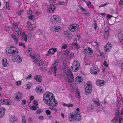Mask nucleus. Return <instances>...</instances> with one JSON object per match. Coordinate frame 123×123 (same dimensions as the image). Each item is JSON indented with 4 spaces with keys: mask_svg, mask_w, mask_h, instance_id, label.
<instances>
[{
    "mask_svg": "<svg viewBox=\"0 0 123 123\" xmlns=\"http://www.w3.org/2000/svg\"><path fill=\"white\" fill-rule=\"evenodd\" d=\"M113 123H116L118 121V119H117L115 118L112 120Z\"/></svg>",
    "mask_w": 123,
    "mask_h": 123,
    "instance_id": "61",
    "label": "nucleus"
},
{
    "mask_svg": "<svg viewBox=\"0 0 123 123\" xmlns=\"http://www.w3.org/2000/svg\"><path fill=\"white\" fill-rule=\"evenodd\" d=\"M36 59L34 60L35 63H36L40 59V57L39 55H37Z\"/></svg>",
    "mask_w": 123,
    "mask_h": 123,
    "instance_id": "33",
    "label": "nucleus"
},
{
    "mask_svg": "<svg viewBox=\"0 0 123 123\" xmlns=\"http://www.w3.org/2000/svg\"><path fill=\"white\" fill-rule=\"evenodd\" d=\"M82 80V77H81L78 76L75 79V81L77 83H80L81 82Z\"/></svg>",
    "mask_w": 123,
    "mask_h": 123,
    "instance_id": "25",
    "label": "nucleus"
},
{
    "mask_svg": "<svg viewBox=\"0 0 123 123\" xmlns=\"http://www.w3.org/2000/svg\"><path fill=\"white\" fill-rule=\"evenodd\" d=\"M8 4L9 3L7 2H6V8L8 9L9 10L10 9V8L9 7V6Z\"/></svg>",
    "mask_w": 123,
    "mask_h": 123,
    "instance_id": "59",
    "label": "nucleus"
},
{
    "mask_svg": "<svg viewBox=\"0 0 123 123\" xmlns=\"http://www.w3.org/2000/svg\"><path fill=\"white\" fill-rule=\"evenodd\" d=\"M57 70V68L55 67H52L49 69V72H50V74H51L53 73L55 76H56V72Z\"/></svg>",
    "mask_w": 123,
    "mask_h": 123,
    "instance_id": "15",
    "label": "nucleus"
},
{
    "mask_svg": "<svg viewBox=\"0 0 123 123\" xmlns=\"http://www.w3.org/2000/svg\"><path fill=\"white\" fill-rule=\"evenodd\" d=\"M103 64L106 67H108V65L107 64V63L105 61H104L103 63Z\"/></svg>",
    "mask_w": 123,
    "mask_h": 123,
    "instance_id": "60",
    "label": "nucleus"
},
{
    "mask_svg": "<svg viewBox=\"0 0 123 123\" xmlns=\"http://www.w3.org/2000/svg\"><path fill=\"white\" fill-rule=\"evenodd\" d=\"M6 52L8 56H10L12 55H14L17 54L18 51L16 47L8 45L6 48Z\"/></svg>",
    "mask_w": 123,
    "mask_h": 123,
    "instance_id": "2",
    "label": "nucleus"
},
{
    "mask_svg": "<svg viewBox=\"0 0 123 123\" xmlns=\"http://www.w3.org/2000/svg\"><path fill=\"white\" fill-rule=\"evenodd\" d=\"M36 27L35 24L30 25L28 26V29L30 30L33 31L35 29Z\"/></svg>",
    "mask_w": 123,
    "mask_h": 123,
    "instance_id": "23",
    "label": "nucleus"
},
{
    "mask_svg": "<svg viewBox=\"0 0 123 123\" xmlns=\"http://www.w3.org/2000/svg\"><path fill=\"white\" fill-rule=\"evenodd\" d=\"M90 87L89 86H88L85 87V92L86 95H89L92 92V87H91V89L90 88Z\"/></svg>",
    "mask_w": 123,
    "mask_h": 123,
    "instance_id": "14",
    "label": "nucleus"
},
{
    "mask_svg": "<svg viewBox=\"0 0 123 123\" xmlns=\"http://www.w3.org/2000/svg\"><path fill=\"white\" fill-rule=\"evenodd\" d=\"M18 45L20 46H22L24 48H26V47L24 43H19Z\"/></svg>",
    "mask_w": 123,
    "mask_h": 123,
    "instance_id": "45",
    "label": "nucleus"
},
{
    "mask_svg": "<svg viewBox=\"0 0 123 123\" xmlns=\"http://www.w3.org/2000/svg\"><path fill=\"white\" fill-rule=\"evenodd\" d=\"M109 33H104V38L105 39H107L108 37Z\"/></svg>",
    "mask_w": 123,
    "mask_h": 123,
    "instance_id": "41",
    "label": "nucleus"
},
{
    "mask_svg": "<svg viewBox=\"0 0 123 123\" xmlns=\"http://www.w3.org/2000/svg\"><path fill=\"white\" fill-rule=\"evenodd\" d=\"M14 29H15L16 31L17 32H19V30L18 27V26H17L15 27H14Z\"/></svg>",
    "mask_w": 123,
    "mask_h": 123,
    "instance_id": "54",
    "label": "nucleus"
},
{
    "mask_svg": "<svg viewBox=\"0 0 123 123\" xmlns=\"http://www.w3.org/2000/svg\"><path fill=\"white\" fill-rule=\"evenodd\" d=\"M66 60L65 59L63 61V63L62 69H64L66 67Z\"/></svg>",
    "mask_w": 123,
    "mask_h": 123,
    "instance_id": "34",
    "label": "nucleus"
},
{
    "mask_svg": "<svg viewBox=\"0 0 123 123\" xmlns=\"http://www.w3.org/2000/svg\"><path fill=\"white\" fill-rule=\"evenodd\" d=\"M93 102L94 104L96 105H97L99 106L100 105V104L99 102H98L96 100H95L93 101Z\"/></svg>",
    "mask_w": 123,
    "mask_h": 123,
    "instance_id": "49",
    "label": "nucleus"
},
{
    "mask_svg": "<svg viewBox=\"0 0 123 123\" xmlns=\"http://www.w3.org/2000/svg\"><path fill=\"white\" fill-rule=\"evenodd\" d=\"M36 92L39 94H41L43 92V90L42 87L37 86L36 87L35 89Z\"/></svg>",
    "mask_w": 123,
    "mask_h": 123,
    "instance_id": "13",
    "label": "nucleus"
},
{
    "mask_svg": "<svg viewBox=\"0 0 123 123\" xmlns=\"http://www.w3.org/2000/svg\"><path fill=\"white\" fill-rule=\"evenodd\" d=\"M15 99L16 101H20L22 98V95L21 92H18L16 93L15 95Z\"/></svg>",
    "mask_w": 123,
    "mask_h": 123,
    "instance_id": "11",
    "label": "nucleus"
},
{
    "mask_svg": "<svg viewBox=\"0 0 123 123\" xmlns=\"http://www.w3.org/2000/svg\"><path fill=\"white\" fill-rule=\"evenodd\" d=\"M83 14L86 16H90V14L89 12L84 13Z\"/></svg>",
    "mask_w": 123,
    "mask_h": 123,
    "instance_id": "50",
    "label": "nucleus"
},
{
    "mask_svg": "<svg viewBox=\"0 0 123 123\" xmlns=\"http://www.w3.org/2000/svg\"><path fill=\"white\" fill-rule=\"evenodd\" d=\"M10 121L11 123H15L17 122V119L15 117H13L10 118Z\"/></svg>",
    "mask_w": 123,
    "mask_h": 123,
    "instance_id": "29",
    "label": "nucleus"
},
{
    "mask_svg": "<svg viewBox=\"0 0 123 123\" xmlns=\"http://www.w3.org/2000/svg\"><path fill=\"white\" fill-rule=\"evenodd\" d=\"M22 121L23 123H25V116L23 115L22 116Z\"/></svg>",
    "mask_w": 123,
    "mask_h": 123,
    "instance_id": "40",
    "label": "nucleus"
},
{
    "mask_svg": "<svg viewBox=\"0 0 123 123\" xmlns=\"http://www.w3.org/2000/svg\"><path fill=\"white\" fill-rule=\"evenodd\" d=\"M90 71L92 74L97 75L99 73L100 69L97 66L93 65L90 68Z\"/></svg>",
    "mask_w": 123,
    "mask_h": 123,
    "instance_id": "5",
    "label": "nucleus"
},
{
    "mask_svg": "<svg viewBox=\"0 0 123 123\" xmlns=\"http://www.w3.org/2000/svg\"><path fill=\"white\" fill-rule=\"evenodd\" d=\"M35 16L34 15H32L28 16L29 18L31 20L34 21L35 19Z\"/></svg>",
    "mask_w": 123,
    "mask_h": 123,
    "instance_id": "32",
    "label": "nucleus"
},
{
    "mask_svg": "<svg viewBox=\"0 0 123 123\" xmlns=\"http://www.w3.org/2000/svg\"><path fill=\"white\" fill-rule=\"evenodd\" d=\"M15 83L17 86H19L21 84V82L20 80L18 81H16Z\"/></svg>",
    "mask_w": 123,
    "mask_h": 123,
    "instance_id": "48",
    "label": "nucleus"
},
{
    "mask_svg": "<svg viewBox=\"0 0 123 123\" xmlns=\"http://www.w3.org/2000/svg\"><path fill=\"white\" fill-rule=\"evenodd\" d=\"M99 53L100 54V56H102V57H105V53H102L100 51H99Z\"/></svg>",
    "mask_w": 123,
    "mask_h": 123,
    "instance_id": "47",
    "label": "nucleus"
},
{
    "mask_svg": "<svg viewBox=\"0 0 123 123\" xmlns=\"http://www.w3.org/2000/svg\"><path fill=\"white\" fill-rule=\"evenodd\" d=\"M80 63L78 60L74 61L72 64L71 68L73 71L74 72H77L79 68Z\"/></svg>",
    "mask_w": 123,
    "mask_h": 123,
    "instance_id": "4",
    "label": "nucleus"
},
{
    "mask_svg": "<svg viewBox=\"0 0 123 123\" xmlns=\"http://www.w3.org/2000/svg\"><path fill=\"white\" fill-rule=\"evenodd\" d=\"M59 4L60 5H66V3L64 2L63 1H62L60 2L59 3Z\"/></svg>",
    "mask_w": 123,
    "mask_h": 123,
    "instance_id": "62",
    "label": "nucleus"
},
{
    "mask_svg": "<svg viewBox=\"0 0 123 123\" xmlns=\"http://www.w3.org/2000/svg\"><path fill=\"white\" fill-rule=\"evenodd\" d=\"M57 51V49L54 48L50 49L48 52V54L47 55H51L54 54L55 52Z\"/></svg>",
    "mask_w": 123,
    "mask_h": 123,
    "instance_id": "19",
    "label": "nucleus"
},
{
    "mask_svg": "<svg viewBox=\"0 0 123 123\" xmlns=\"http://www.w3.org/2000/svg\"><path fill=\"white\" fill-rule=\"evenodd\" d=\"M63 33L64 35L67 38H69L71 37V33L69 31H65Z\"/></svg>",
    "mask_w": 123,
    "mask_h": 123,
    "instance_id": "22",
    "label": "nucleus"
},
{
    "mask_svg": "<svg viewBox=\"0 0 123 123\" xmlns=\"http://www.w3.org/2000/svg\"><path fill=\"white\" fill-rule=\"evenodd\" d=\"M43 111L42 110L40 109L37 110L36 111L37 113V114H39L41 113Z\"/></svg>",
    "mask_w": 123,
    "mask_h": 123,
    "instance_id": "46",
    "label": "nucleus"
},
{
    "mask_svg": "<svg viewBox=\"0 0 123 123\" xmlns=\"http://www.w3.org/2000/svg\"><path fill=\"white\" fill-rule=\"evenodd\" d=\"M94 105L92 104H90L87 106V111L88 112L92 111L93 109L94 108Z\"/></svg>",
    "mask_w": 123,
    "mask_h": 123,
    "instance_id": "20",
    "label": "nucleus"
},
{
    "mask_svg": "<svg viewBox=\"0 0 123 123\" xmlns=\"http://www.w3.org/2000/svg\"><path fill=\"white\" fill-rule=\"evenodd\" d=\"M2 64L4 67H6L7 66L8 62L6 59L5 58L2 60Z\"/></svg>",
    "mask_w": 123,
    "mask_h": 123,
    "instance_id": "24",
    "label": "nucleus"
},
{
    "mask_svg": "<svg viewBox=\"0 0 123 123\" xmlns=\"http://www.w3.org/2000/svg\"><path fill=\"white\" fill-rule=\"evenodd\" d=\"M94 24H93V25L94 26V29H96L97 27V24L96 23V21L95 20H94Z\"/></svg>",
    "mask_w": 123,
    "mask_h": 123,
    "instance_id": "56",
    "label": "nucleus"
},
{
    "mask_svg": "<svg viewBox=\"0 0 123 123\" xmlns=\"http://www.w3.org/2000/svg\"><path fill=\"white\" fill-rule=\"evenodd\" d=\"M123 4V0H120V1L118 5H121Z\"/></svg>",
    "mask_w": 123,
    "mask_h": 123,
    "instance_id": "64",
    "label": "nucleus"
},
{
    "mask_svg": "<svg viewBox=\"0 0 123 123\" xmlns=\"http://www.w3.org/2000/svg\"><path fill=\"white\" fill-rule=\"evenodd\" d=\"M42 77L40 75L36 76L35 77V79L37 81L40 82L42 81Z\"/></svg>",
    "mask_w": 123,
    "mask_h": 123,
    "instance_id": "27",
    "label": "nucleus"
},
{
    "mask_svg": "<svg viewBox=\"0 0 123 123\" xmlns=\"http://www.w3.org/2000/svg\"><path fill=\"white\" fill-rule=\"evenodd\" d=\"M0 102L6 105H10L11 103L8 99H2L0 100Z\"/></svg>",
    "mask_w": 123,
    "mask_h": 123,
    "instance_id": "18",
    "label": "nucleus"
},
{
    "mask_svg": "<svg viewBox=\"0 0 123 123\" xmlns=\"http://www.w3.org/2000/svg\"><path fill=\"white\" fill-rule=\"evenodd\" d=\"M18 26V24L15 23H13V29H14L15 27L17 26Z\"/></svg>",
    "mask_w": 123,
    "mask_h": 123,
    "instance_id": "63",
    "label": "nucleus"
},
{
    "mask_svg": "<svg viewBox=\"0 0 123 123\" xmlns=\"http://www.w3.org/2000/svg\"><path fill=\"white\" fill-rule=\"evenodd\" d=\"M46 113L47 115H49L51 114V112L49 110H47L46 111Z\"/></svg>",
    "mask_w": 123,
    "mask_h": 123,
    "instance_id": "51",
    "label": "nucleus"
},
{
    "mask_svg": "<svg viewBox=\"0 0 123 123\" xmlns=\"http://www.w3.org/2000/svg\"><path fill=\"white\" fill-rule=\"evenodd\" d=\"M66 73L67 75H69L70 76H73L71 69L70 68H67Z\"/></svg>",
    "mask_w": 123,
    "mask_h": 123,
    "instance_id": "26",
    "label": "nucleus"
},
{
    "mask_svg": "<svg viewBox=\"0 0 123 123\" xmlns=\"http://www.w3.org/2000/svg\"><path fill=\"white\" fill-rule=\"evenodd\" d=\"M14 55V56L12 59L13 61L20 63L22 62V58L19 55Z\"/></svg>",
    "mask_w": 123,
    "mask_h": 123,
    "instance_id": "10",
    "label": "nucleus"
},
{
    "mask_svg": "<svg viewBox=\"0 0 123 123\" xmlns=\"http://www.w3.org/2000/svg\"><path fill=\"white\" fill-rule=\"evenodd\" d=\"M33 104H34L37 107V106H38V104L37 100H34L33 102Z\"/></svg>",
    "mask_w": 123,
    "mask_h": 123,
    "instance_id": "58",
    "label": "nucleus"
},
{
    "mask_svg": "<svg viewBox=\"0 0 123 123\" xmlns=\"http://www.w3.org/2000/svg\"><path fill=\"white\" fill-rule=\"evenodd\" d=\"M50 28L52 30L56 31L57 30H60L61 29V27L59 26H55L51 27Z\"/></svg>",
    "mask_w": 123,
    "mask_h": 123,
    "instance_id": "21",
    "label": "nucleus"
},
{
    "mask_svg": "<svg viewBox=\"0 0 123 123\" xmlns=\"http://www.w3.org/2000/svg\"><path fill=\"white\" fill-rule=\"evenodd\" d=\"M70 87H71L70 89H71L72 90V92H74V89H76V85L75 84H70Z\"/></svg>",
    "mask_w": 123,
    "mask_h": 123,
    "instance_id": "30",
    "label": "nucleus"
},
{
    "mask_svg": "<svg viewBox=\"0 0 123 123\" xmlns=\"http://www.w3.org/2000/svg\"><path fill=\"white\" fill-rule=\"evenodd\" d=\"M23 11V10L21 9H20L18 12V16H20L21 14V13Z\"/></svg>",
    "mask_w": 123,
    "mask_h": 123,
    "instance_id": "53",
    "label": "nucleus"
},
{
    "mask_svg": "<svg viewBox=\"0 0 123 123\" xmlns=\"http://www.w3.org/2000/svg\"><path fill=\"white\" fill-rule=\"evenodd\" d=\"M43 98L44 102L48 105L55 106L57 105L58 102L55 99L54 95L49 92L44 93Z\"/></svg>",
    "mask_w": 123,
    "mask_h": 123,
    "instance_id": "1",
    "label": "nucleus"
},
{
    "mask_svg": "<svg viewBox=\"0 0 123 123\" xmlns=\"http://www.w3.org/2000/svg\"><path fill=\"white\" fill-rule=\"evenodd\" d=\"M6 111V109L4 107H1L0 105V117L1 118L4 115Z\"/></svg>",
    "mask_w": 123,
    "mask_h": 123,
    "instance_id": "17",
    "label": "nucleus"
},
{
    "mask_svg": "<svg viewBox=\"0 0 123 123\" xmlns=\"http://www.w3.org/2000/svg\"><path fill=\"white\" fill-rule=\"evenodd\" d=\"M110 28L108 27H106L104 31V33H109Z\"/></svg>",
    "mask_w": 123,
    "mask_h": 123,
    "instance_id": "43",
    "label": "nucleus"
},
{
    "mask_svg": "<svg viewBox=\"0 0 123 123\" xmlns=\"http://www.w3.org/2000/svg\"><path fill=\"white\" fill-rule=\"evenodd\" d=\"M96 83L97 86H104L105 84V82L103 80H97Z\"/></svg>",
    "mask_w": 123,
    "mask_h": 123,
    "instance_id": "16",
    "label": "nucleus"
},
{
    "mask_svg": "<svg viewBox=\"0 0 123 123\" xmlns=\"http://www.w3.org/2000/svg\"><path fill=\"white\" fill-rule=\"evenodd\" d=\"M86 84L87 85V86H90V88L91 89V87H92V83L90 81H88L87 83Z\"/></svg>",
    "mask_w": 123,
    "mask_h": 123,
    "instance_id": "36",
    "label": "nucleus"
},
{
    "mask_svg": "<svg viewBox=\"0 0 123 123\" xmlns=\"http://www.w3.org/2000/svg\"><path fill=\"white\" fill-rule=\"evenodd\" d=\"M55 7L53 4H51L47 9V11L48 12L52 13L55 12Z\"/></svg>",
    "mask_w": 123,
    "mask_h": 123,
    "instance_id": "12",
    "label": "nucleus"
},
{
    "mask_svg": "<svg viewBox=\"0 0 123 123\" xmlns=\"http://www.w3.org/2000/svg\"><path fill=\"white\" fill-rule=\"evenodd\" d=\"M118 37L121 42L123 43V35L122 34L120 33L118 34Z\"/></svg>",
    "mask_w": 123,
    "mask_h": 123,
    "instance_id": "28",
    "label": "nucleus"
},
{
    "mask_svg": "<svg viewBox=\"0 0 123 123\" xmlns=\"http://www.w3.org/2000/svg\"><path fill=\"white\" fill-rule=\"evenodd\" d=\"M19 32H17L15 34H13L11 35V37L14 41L15 43L17 44L18 42V38L19 37Z\"/></svg>",
    "mask_w": 123,
    "mask_h": 123,
    "instance_id": "8",
    "label": "nucleus"
},
{
    "mask_svg": "<svg viewBox=\"0 0 123 123\" xmlns=\"http://www.w3.org/2000/svg\"><path fill=\"white\" fill-rule=\"evenodd\" d=\"M38 107V106L37 107L36 106H35V105H33L32 106V107H31V108L32 110L36 111L37 110V108Z\"/></svg>",
    "mask_w": 123,
    "mask_h": 123,
    "instance_id": "39",
    "label": "nucleus"
},
{
    "mask_svg": "<svg viewBox=\"0 0 123 123\" xmlns=\"http://www.w3.org/2000/svg\"><path fill=\"white\" fill-rule=\"evenodd\" d=\"M44 63L43 60L42 59L40 60V61L37 63V65L39 66L43 65Z\"/></svg>",
    "mask_w": 123,
    "mask_h": 123,
    "instance_id": "35",
    "label": "nucleus"
},
{
    "mask_svg": "<svg viewBox=\"0 0 123 123\" xmlns=\"http://www.w3.org/2000/svg\"><path fill=\"white\" fill-rule=\"evenodd\" d=\"M50 21L51 23L53 24L61 22L60 18L56 15L52 16L50 18Z\"/></svg>",
    "mask_w": 123,
    "mask_h": 123,
    "instance_id": "6",
    "label": "nucleus"
},
{
    "mask_svg": "<svg viewBox=\"0 0 123 123\" xmlns=\"http://www.w3.org/2000/svg\"><path fill=\"white\" fill-rule=\"evenodd\" d=\"M24 38V41L25 42H26L27 41V35H26L25 36H24V37H23Z\"/></svg>",
    "mask_w": 123,
    "mask_h": 123,
    "instance_id": "57",
    "label": "nucleus"
},
{
    "mask_svg": "<svg viewBox=\"0 0 123 123\" xmlns=\"http://www.w3.org/2000/svg\"><path fill=\"white\" fill-rule=\"evenodd\" d=\"M117 63H121V68L122 69H123V63H121V62L120 61H118L117 62Z\"/></svg>",
    "mask_w": 123,
    "mask_h": 123,
    "instance_id": "52",
    "label": "nucleus"
},
{
    "mask_svg": "<svg viewBox=\"0 0 123 123\" xmlns=\"http://www.w3.org/2000/svg\"><path fill=\"white\" fill-rule=\"evenodd\" d=\"M70 50L67 49L66 51H65L64 52V54L65 55H67L69 54L70 52Z\"/></svg>",
    "mask_w": 123,
    "mask_h": 123,
    "instance_id": "37",
    "label": "nucleus"
},
{
    "mask_svg": "<svg viewBox=\"0 0 123 123\" xmlns=\"http://www.w3.org/2000/svg\"><path fill=\"white\" fill-rule=\"evenodd\" d=\"M74 80V77L73 76H70V78L68 80V81L69 82L72 83L73 82V80Z\"/></svg>",
    "mask_w": 123,
    "mask_h": 123,
    "instance_id": "42",
    "label": "nucleus"
},
{
    "mask_svg": "<svg viewBox=\"0 0 123 123\" xmlns=\"http://www.w3.org/2000/svg\"><path fill=\"white\" fill-rule=\"evenodd\" d=\"M63 105L65 106H67L68 107H72L74 105L73 104H66L64 103L63 104Z\"/></svg>",
    "mask_w": 123,
    "mask_h": 123,
    "instance_id": "31",
    "label": "nucleus"
},
{
    "mask_svg": "<svg viewBox=\"0 0 123 123\" xmlns=\"http://www.w3.org/2000/svg\"><path fill=\"white\" fill-rule=\"evenodd\" d=\"M76 95L78 98H80V94L79 92L78 91V89H77L76 90Z\"/></svg>",
    "mask_w": 123,
    "mask_h": 123,
    "instance_id": "38",
    "label": "nucleus"
},
{
    "mask_svg": "<svg viewBox=\"0 0 123 123\" xmlns=\"http://www.w3.org/2000/svg\"><path fill=\"white\" fill-rule=\"evenodd\" d=\"M72 45L75 46L76 49H77L78 48V45L77 43H72Z\"/></svg>",
    "mask_w": 123,
    "mask_h": 123,
    "instance_id": "44",
    "label": "nucleus"
},
{
    "mask_svg": "<svg viewBox=\"0 0 123 123\" xmlns=\"http://www.w3.org/2000/svg\"><path fill=\"white\" fill-rule=\"evenodd\" d=\"M81 116L77 111L74 112L73 113L70 114L68 120L70 122L74 120L80 121L81 120Z\"/></svg>",
    "mask_w": 123,
    "mask_h": 123,
    "instance_id": "3",
    "label": "nucleus"
},
{
    "mask_svg": "<svg viewBox=\"0 0 123 123\" xmlns=\"http://www.w3.org/2000/svg\"><path fill=\"white\" fill-rule=\"evenodd\" d=\"M79 27L78 24H74L69 25L68 29L69 30L72 32L76 31L78 30Z\"/></svg>",
    "mask_w": 123,
    "mask_h": 123,
    "instance_id": "7",
    "label": "nucleus"
},
{
    "mask_svg": "<svg viewBox=\"0 0 123 123\" xmlns=\"http://www.w3.org/2000/svg\"><path fill=\"white\" fill-rule=\"evenodd\" d=\"M27 13L28 14L30 15H31L32 13V10L29 9L28 10Z\"/></svg>",
    "mask_w": 123,
    "mask_h": 123,
    "instance_id": "55",
    "label": "nucleus"
},
{
    "mask_svg": "<svg viewBox=\"0 0 123 123\" xmlns=\"http://www.w3.org/2000/svg\"><path fill=\"white\" fill-rule=\"evenodd\" d=\"M84 53L87 56H89L93 54V52L92 49L91 48L88 47L84 50Z\"/></svg>",
    "mask_w": 123,
    "mask_h": 123,
    "instance_id": "9",
    "label": "nucleus"
}]
</instances>
